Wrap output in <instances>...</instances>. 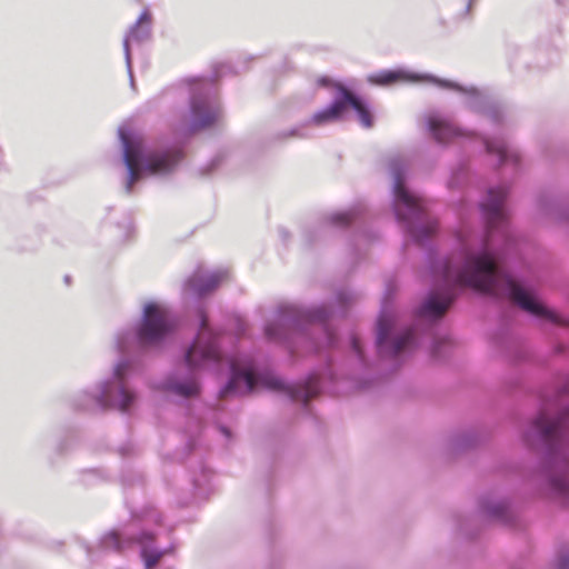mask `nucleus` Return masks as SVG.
I'll return each instance as SVG.
<instances>
[{"instance_id":"obj_19","label":"nucleus","mask_w":569,"mask_h":569,"mask_svg":"<svg viewBox=\"0 0 569 569\" xmlns=\"http://www.w3.org/2000/svg\"><path fill=\"white\" fill-rule=\"evenodd\" d=\"M486 148L489 153H495L499 157L500 162H505L508 157L507 146L501 141H486Z\"/></svg>"},{"instance_id":"obj_31","label":"nucleus","mask_w":569,"mask_h":569,"mask_svg":"<svg viewBox=\"0 0 569 569\" xmlns=\"http://www.w3.org/2000/svg\"><path fill=\"white\" fill-rule=\"evenodd\" d=\"M310 317H311V318H317V319H322V316H321V315H311Z\"/></svg>"},{"instance_id":"obj_6","label":"nucleus","mask_w":569,"mask_h":569,"mask_svg":"<svg viewBox=\"0 0 569 569\" xmlns=\"http://www.w3.org/2000/svg\"><path fill=\"white\" fill-rule=\"evenodd\" d=\"M507 197L505 187L490 189L487 200L481 204V209L488 227V237L490 238L493 229L503 224L506 221V211L503 201Z\"/></svg>"},{"instance_id":"obj_17","label":"nucleus","mask_w":569,"mask_h":569,"mask_svg":"<svg viewBox=\"0 0 569 569\" xmlns=\"http://www.w3.org/2000/svg\"><path fill=\"white\" fill-rule=\"evenodd\" d=\"M436 230L437 223L435 221L427 222L423 227H410V233L419 242L431 236Z\"/></svg>"},{"instance_id":"obj_9","label":"nucleus","mask_w":569,"mask_h":569,"mask_svg":"<svg viewBox=\"0 0 569 569\" xmlns=\"http://www.w3.org/2000/svg\"><path fill=\"white\" fill-rule=\"evenodd\" d=\"M395 196L397 203H401L408 210L409 217H420L425 210V201L420 197L409 192L399 173L396 174Z\"/></svg>"},{"instance_id":"obj_26","label":"nucleus","mask_w":569,"mask_h":569,"mask_svg":"<svg viewBox=\"0 0 569 569\" xmlns=\"http://www.w3.org/2000/svg\"><path fill=\"white\" fill-rule=\"evenodd\" d=\"M352 348L353 350L359 355L361 356V346H360V341L358 338H352Z\"/></svg>"},{"instance_id":"obj_25","label":"nucleus","mask_w":569,"mask_h":569,"mask_svg":"<svg viewBox=\"0 0 569 569\" xmlns=\"http://www.w3.org/2000/svg\"><path fill=\"white\" fill-rule=\"evenodd\" d=\"M127 368H128L127 363H124V362L119 363L114 370L117 378H119L121 380L127 371Z\"/></svg>"},{"instance_id":"obj_8","label":"nucleus","mask_w":569,"mask_h":569,"mask_svg":"<svg viewBox=\"0 0 569 569\" xmlns=\"http://www.w3.org/2000/svg\"><path fill=\"white\" fill-rule=\"evenodd\" d=\"M191 130L198 131L210 128L221 117L219 107L211 106L207 100L192 101L191 104Z\"/></svg>"},{"instance_id":"obj_20","label":"nucleus","mask_w":569,"mask_h":569,"mask_svg":"<svg viewBox=\"0 0 569 569\" xmlns=\"http://www.w3.org/2000/svg\"><path fill=\"white\" fill-rule=\"evenodd\" d=\"M398 78V73L393 71H383L378 74L371 76L369 80L372 83L386 86L393 83Z\"/></svg>"},{"instance_id":"obj_28","label":"nucleus","mask_w":569,"mask_h":569,"mask_svg":"<svg viewBox=\"0 0 569 569\" xmlns=\"http://www.w3.org/2000/svg\"><path fill=\"white\" fill-rule=\"evenodd\" d=\"M150 21V16L148 12H143L140 18H139V22H149Z\"/></svg>"},{"instance_id":"obj_23","label":"nucleus","mask_w":569,"mask_h":569,"mask_svg":"<svg viewBox=\"0 0 569 569\" xmlns=\"http://www.w3.org/2000/svg\"><path fill=\"white\" fill-rule=\"evenodd\" d=\"M159 559H160V555L146 556V567L148 569L154 567L158 563Z\"/></svg>"},{"instance_id":"obj_3","label":"nucleus","mask_w":569,"mask_h":569,"mask_svg":"<svg viewBox=\"0 0 569 569\" xmlns=\"http://www.w3.org/2000/svg\"><path fill=\"white\" fill-rule=\"evenodd\" d=\"M120 134L124 147V162L129 171L128 191L139 180L142 172L148 174L168 173L182 158V153L178 149L153 151L142 157L141 144L131 141L123 131Z\"/></svg>"},{"instance_id":"obj_10","label":"nucleus","mask_w":569,"mask_h":569,"mask_svg":"<svg viewBox=\"0 0 569 569\" xmlns=\"http://www.w3.org/2000/svg\"><path fill=\"white\" fill-rule=\"evenodd\" d=\"M429 129L433 138L442 143L452 141L458 137H463L466 133L453 123L439 116H430L428 119Z\"/></svg>"},{"instance_id":"obj_14","label":"nucleus","mask_w":569,"mask_h":569,"mask_svg":"<svg viewBox=\"0 0 569 569\" xmlns=\"http://www.w3.org/2000/svg\"><path fill=\"white\" fill-rule=\"evenodd\" d=\"M107 397L121 411H127L136 399L134 395L126 389L122 383L117 387L114 396L109 395Z\"/></svg>"},{"instance_id":"obj_22","label":"nucleus","mask_w":569,"mask_h":569,"mask_svg":"<svg viewBox=\"0 0 569 569\" xmlns=\"http://www.w3.org/2000/svg\"><path fill=\"white\" fill-rule=\"evenodd\" d=\"M104 545L107 547H112L114 549H118L120 550L121 549V546H120V537H119V533L116 532V531H112V532H109L106 537H104Z\"/></svg>"},{"instance_id":"obj_18","label":"nucleus","mask_w":569,"mask_h":569,"mask_svg":"<svg viewBox=\"0 0 569 569\" xmlns=\"http://www.w3.org/2000/svg\"><path fill=\"white\" fill-rule=\"evenodd\" d=\"M412 338L413 331L411 329L406 330L402 335L396 338L391 347V355L398 356L411 343Z\"/></svg>"},{"instance_id":"obj_1","label":"nucleus","mask_w":569,"mask_h":569,"mask_svg":"<svg viewBox=\"0 0 569 569\" xmlns=\"http://www.w3.org/2000/svg\"><path fill=\"white\" fill-rule=\"evenodd\" d=\"M456 287H470L497 297H508L536 317L556 325H567L560 315L546 308L509 274L502 272L488 252L448 260L442 267V288L429 295L420 308V315L441 318L455 299Z\"/></svg>"},{"instance_id":"obj_7","label":"nucleus","mask_w":569,"mask_h":569,"mask_svg":"<svg viewBox=\"0 0 569 569\" xmlns=\"http://www.w3.org/2000/svg\"><path fill=\"white\" fill-rule=\"evenodd\" d=\"M531 429L545 442H551L553 439L568 436L569 409L555 421L549 420L545 413H540L532 422Z\"/></svg>"},{"instance_id":"obj_11","label":"nucleus","mask_w":569,"mask_h":569,"mask_svg":"<svg viewBox=\"0 0 569 569\" xmlns=\"http://www.w3.org/2000/svg\"><path fill=\"white\" fill-rule=\"evenodd\" d=\"M228 278L227 271H218L210 274L194 273L189 279V287L199 296H203L216 289Z\"/></svg>"},{"instance_id":"obj_16","label":"nucleus","mask_w":569,"mask_h":569,"mask_svg":"<svg viewBox=\"0 0 569 569\" xmlns=\"http://www.w3.org/2000/svg\"><path fill=\"white\" fill-rule=\"evenodd\" d=\"M391 327L392 322L389 318L386 316H381L379 318L377 327V345L380 350H382L386 345Z\"/></svg>"},{"instance_id":"obj_4","label":"nucleus","mask_w":569,"mask_h":569,"mask_svg":"<svg viewBox=\"0 0 569 569\" xmlns=\"http://www.w3.org/2000/svg\"><path fill=\"white\" fill-rule=\"evenodd\" d=\"M176 322L170 312L164 307L151 302L144 307L138 336L142 343L158 342L171 332Z\"/></svg>"},{"instance_id":"obj_12","label":"nucleus","mask_w":569,"mask_h":569,"mask_svg":"<svg viewBox=\"0 0 569 569\" xmlns=\"http://www.w3.org/2000/svg\"><path fill=\"white\" fill-rule=\"evenodd\" d=\"M339 90L342 98L345 99L346 107L348 104L351 106L358 113L361 124L365 128H371L373 124V119L368 107L347 88L339 86Z\"/></svg>"},{"instance_id":"obj_30","label":"nucleus","mask_w":569,"mask_h":569,"mask_svg":"<svg viewBox=\"0 0 569 569\" xmlns=\"http://www.w3.org/2000/svg\"><path fill=\"white\" fill-rule=\"evenodd\" d=\"M266 333H267L269 337H271V336H272V328H271V326L267 327V329H266Z\"/></svg>"},{"instance_id":"obj_21","label":"nucleus","mask_w":569,"mask_h":569,"mask_svg":"<svg viewBox=\"0 0 569 569\" xmlns=\"http://www.w3.org/2000/svg\"><path fill=\"white\" fill-rule=\"evenodd\" d=\"M552 489L559 495H566L569 492V479L567 476H560L551 479Z\"/></svg>"},{"instance_id":"obj_13","label":"nucleus","mask_w":569,"mask_h":569,"mask_svg":"<svg viewBox=\"0 0 569 569\" xmlns=\"http://www.w3.org/2000/svg\"><path fill=\"white\" fill-rule=\"evenodd\" d=\"M345 110V99L336 100L330 107L316 112L309 120V123L319 127L329 122L337 121L341 118Z\"/></svg>"},{"instance_id":"obj_27","label":"nucleus","mask_w":569,"mask_h":569,"mask_svg":"<svg viewBox=\"0 0 569 569\" xmlns=\"http://www.w3.org/2000/svg\"><path fill=\"white\" fill-rule=\"evenodd\" d=\"M318 83L322 87H327L330 84V79L326 78V77H322L320 79H318Z\"/></svg>"},{"instance_id":"obj_24","label":"nucleus","mask_w":569,"mask_h":569,"mask_svg":"<svg viewBox=\"0 0 569 569\" xmlns=\"http://www.w3.org/2000/svg\"><path fill=\"white\" fill-rule=\"evenodd\" d=\"M332 219L337 223H345V224H347L350 221V214L349 213H340V214L333 216Z\"/></svg>"},{"instance_id":"obj_15","label":"nucleus","mask_w":569,"mask_h":569,"mask_svg":"<svg viewBox=\"0 0 569 569\" xmlns=\"http://www.w3.org/2000/svg\"><path fill=\"white\" fill-rule=\"evenodd\" d=\"M167 388L172 392L182 396V397H192L199 393V385L196 380L191 379L183 383L180 382H169Z\"/></svg>"},{"instance_id":"obj_5","label":"nucleus","mask_w":569,"mask_h":569,"mask_svg":"<svg viewBox=\"0 0 569 569\" xmlns=\"http://www.w3.org/2000/svg\"><path fill=\"white\" fill-rule=\"evenodd\" d=\"M220 359L216 337L207 328L204 316H201V329L194 343L187 351L186 362L190 369H196L210 361L218 362Z\"/></svg>"},{"instance_id":"obj_29","label":"nucleus","mask_w":569,"mask_h":569,"mask_svg":"<svg viewBox=\"0 0 569 569\" xmlns=\"http://www.w3.org/2000/svg\"><path fill=\"white\" fill-rule=\"evenodd\" d=\"M397 216L400 218V219H407L408 217L402 213L401 209L399 207H397Z\"/></svg>"},{"instance_id":"obj_2","label":"nucleus","mask_w":569,"mask_h":569,"mask_svg":"<svg viewBox=\"0 0 569 569\" xmlns=\"http://www.w3.org/2000/svg\"><path fill=\"white\" fill-rule=\"evenodd\" d=\"M231 379L227 387L221 391V397L229 393H250L256 390L260 383L262 387L286 391L293 400H301L307 403L310 399L316 397L319 392V383L317 378H310L303 387L286 386L280 379L276 377H261L257 378L250 369H239L233 361H230Z\"/></svg>"}]
</instances>
